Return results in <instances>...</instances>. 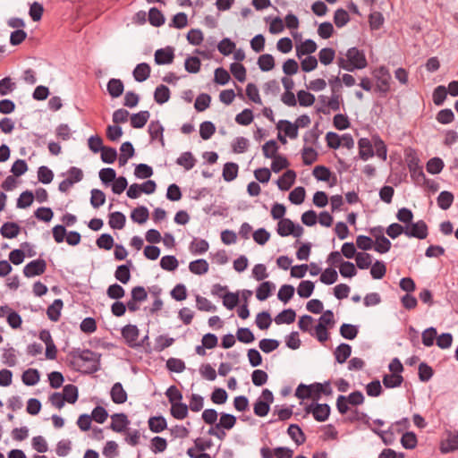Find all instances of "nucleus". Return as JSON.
<instances>
[{
  "instance_id": "nucleus-17",
  "label": "nucleus",
  "mask_w": 458,
  "mask_h": 458,
  "mask_svg": "<svg viewBox=\"0 0 458 458\" xmlns=\"http://www.w3.org/2000/svg\"><path fill=\"white\" fill-rule=\"evenodd\" d=\"M148 132L151 140L158 139L161 146H165V140L163 137L164 127L159 121H152L148 125Z\"/></svg>"
},
{
  "instance_id": "nucleus-58",
  "label": "nucleus",
  "mask_w": 458,
  "mask_h": 458,
  "mask_svg": "<svg viewBox=\"0 0 458 458\" xmlns=\"http://www.w3.org/2000/svg\"><path fill=\"white\" fill-rule=\"evenodd\" d=\"M166 368L171 372L181 373L185 369V363L180 359L170 358L166 361Z\"/></svg>"
},
{
  "instance_id": "nucleus-8",
  "label": "nucleus",
  "mask_w": 458,
  "mask_h": 458,
  "mask_svg": "<svg viewBox=\"0 0 458 458\" xmlns=\"http://www.w3.org/2000/svg\"><path fill=\"white\" fill-rule=\"evenodd\" d=\"M447 437L440 443V452L449 454L458 450V431H446Z\"/></svg>"
},
{
  "instance_id": "nucleus-37",
  "label": "nucleus",
  "mask_w": 458,
  "mask_h": 458,
  "mask_svg": "<svg viewBox=\"0 0 458 458\" xmlns=\"http://www.w3.org/2000/svg\"><path fill=\"white\" fill-rule=\"evenodd\" d=\"M216 132V126L212 122L205 121L200 123L199 135L204 140H209Z\"/></svg>"
},
{
  "instance_id": "nucleus-12",
  "label": "nucleus",
  "mask_w": 458,
  "mask_h": 458,
  "mask_svg": "<svg viewBox=\"0 0 458 458\" xmlns=\"http://www.w3.org/2000/svg\"><path fill=\"white\" fill-rule=\"evenodd\" d=\"M276 129L284 131L285 136L290 139H296L298 137V125L288 120H280L276 124Z\"/></svg>"
},
{
  "instance_id": "nucleus-29",
  "label": "nucleus",
  "mask_w": 458,
  "mask_h": 458,
  "mask_svg": "<svg viewBox=\"0 0 458 458\" xmlns=\"http://www.w3.org/2000/svg\"><path fill=\"white\" fill-rule=\"evenodd\" d=\"M170 98V89L165 85H159L156 88L154 92V99L159 104L166 103Z\"/></svg>"
},
{
  "instance_id": "nucleus-14",
  "label": "nucleus",
  "mask_w": 458,
  "mask_h": 458,
  "mask_svg": "<svg viewBox=\"0 0 458 458\" xmlns=\"http://www.w3.org/2000/svg\"><path fill=\"white\" fill-rule=\"evenodd\" d=\"M359 155L362 160H368L374 156L373 147L370 140L367 138H361L358 142Z\"/></svg>"
},
{
  "instance_id": "nucleus-24",
  "label": "nucleus",
  "mask_w": 458,
  "mask_h": 458,
  "mask_svg": "<svg viewBox=\"0 0 458 458\" xmlns=\"http://www.w3.org/2000/svg\"><path fill=\"white\" fill-rule=\"evenodd\" d=\"M287 433L298 445H302L306 441L303 431L297 424H291L288 427Z\"/></svg>"
},
{
  "instance_id": "nucleus-61",
  "label": "nucleus",
  "mask_w": 458,
  "mask_h": 458,
  "mask_svg": "<svg viewBox=\"0 0 458 458\" xmlns=\"http://www.w3.org/2000/svg\"><path fill=\"white\" fill-rule=\"evenodd\" d=\"M350 21L349 13L344 9H337L334 15V22L338 28H342Z\"/></svg>"
},
{
  "instance_id": "nucleus-27",
  "label": "nucleus",
  "mask_w": 458,
  "mask_h": 458,
  "mask_svg": "<svg viewBox=\"0 0 458 458\" xmlns=\"http://www.w3.org/2000/svg\"><path fill=\"white\" fill-rule=\"evenodd\" d=\"M126 222L125 216L119 212H113L109 215V225L113 229H118L121 230L124 227Z\"/></svg>"
},
{
  "instance_id": "nucleus-6",
  "label": "nucleus",
  "mask_w": 458,
  "mask_h": 458,
  "mask_svg": "<svg viewBox=\"0 0 458 458\" xmlns=\"http://www.w3.org/2000/svg\"><path fill=\"white\" fill-rule=\"evenodd\" d=\"M307 413H312L318 421H325L330 414V407L327 403H310L305 407Z\"/></svg>"
},
{
  "instance_id": "nucleus-23",
  "label": "nucleus",
  "mask_w": 458,
  "mask_h": 458,
  "mask_svg": "<svg viewBox=\"0 0 458 458\" xmlns=\"http://www.w3.org/2000/svg\"><path fill=\"white\" fill-rule=\"evenodd\" d=\"M149 116L150 114L148 111H140L137 114H133L131 116V125L136 129L143 128L149 119Z\"/></svg>"
},
{
  "instance_id": "nucleus-11",
  "label": "nucleus",
  "mask_w": 458,
  "mask_h": 458,
  "mask_svg": "<svg viewBox=\"0 0 458 458\" xmlns=\"http://www.w3.org/2000/svg\"><path fill=\"white\" fill-rule=\"evenodd\" d=\"M174 58V49L172 47L159 48L155 52V63L158 65L172 64Z\"/></svg>"
},
{
  "instance_id": "nucleus-45",
  "label": "nucleus",
  "mask_w": 458,
  "mask_h": 458,
  "mask_svg": "<svg viewBox=\"0 0 458 458\" xmlns=\"http://www.w3.org/2000/svg\"><path fill=\"white\" fill-rule=\"evenodd\" d=\"M314 284L311 281L306 280L300 283L297 293L301 298H309L314 291Z\"/></svg>"
},
{
  "instance_id": "nucleus-25",
  "label": "nucleus",
  "mask_w": 458,
  "mask_h": 458,
  "mask_svg": "<svg viewBox=\"0 0 458 458\" xmlns=\"http://www.w3.org/2000/svg\"><path fill=\"white\" fill-rule=\"evenodd\" d=\"M123 89L124 86L120 79H111L107 83V91L112 98L120 97Z\"/></svg>"
},
{
  "instance_id": "nucleus-50",
  "label": "nucleus",
  "mask_w": 458,
  "mask_h": 458,
  "mask_svg": "<svg viewBox=\"0 0 458 458\" xmlns=\"http://www.w3.org/2000/svg\"><path fill=\"white\" fill-rule=\"evenodd\" d=\"M277 150L278 145L275 140L267 141L262 147L263 155L266 158H274Z\"/></svg>"
},
{
  "instance_id": "nucleus-32",
  "label": "nucleus",
  "mask_w": 458,
  "mask_h": 458,
  "mask_svg": "<svg viewBox=\"0 0 458 458\" xmlns=\"http://www.w3.org/2000/svg\"><path fill=\"white\" fill-rule=\"evenodd\" d=\"M171 414L177 420H183L188 414L186 403H171Z\"/></svg>"
},
{
  "instance_id": "nucleus-48",
  "label": "nucleus",
  "mask_w": 458,
  "mask_h": 458,
  "mask_svg": "<svg viewBox=\"0 0 458 458\" xmlns=\"http://www.w3.org/2000/svg\"><path fill=\"white\" fill-rule=\"evenodd\" d=\"M444 168V162L439 157L430 158L427 163V171L431 174H439Z\"/></svg>"
},
{
  "instance_id": "nucleus-30",
  "label": "nucleus",
  "mask_w": 458,
  "mask_h": 458,
  "mask_svg": "<svg viewBox=\"0 0 458 458\" xmlns=\"http://www.w3.org/2000/svg\"><path fill=\"white\" fill-rule=\"evenodd\" d=\"M296 318V313L293 309L284 310L280 312L276 318L275 322L277 325L281 324H291L294 322Z\"/></svg>"
},
{
  "instance_id": "nucleus-19",
  "label": "nucleus",
  "mask_w": 458,
  "mask_h": 458,
  "mask_svg": "<svg viewBox=\"0 0 458 458\" xmlns=\"http://www.w3.org/2000/svg\"><path fill=\"white\" fill-rule=\"evenodd\" d=\"M150 66L147 63L137 64L133 70V77L135 81L142 82L146 81L150 75Z\"/></svg>"
},
{
  "instance_id": "nucleus-41",
  "label": "nucleus",
  "mask_w": 458,
  "mask_h": 458,
  "mask_svg": "<svg viewBox=\"0 0 458 458\" xmlns=\"http://www.w3.org/2000/svg\"><path fill=\"white\" fill-rule=\"evenodd\" d=\"M195 158L191 152L182 153L176 160V163L186 170H191L195 165Z\"/></svg>"
},
{
  "instance_id": "nucleus-5",
  "label": "nucleus",
  "mask_w": 458,
  "mask_h": 458,
  "mask_svg": "<svg viewBox=\"0 0 458 458\" xmlns=\"http://www.w3.org/2000/svg\"><path fill=\"white\" fill-rule=\"evenodd\" d=\"M428 229L427 224L423 220H419L406 225L405 235L407 237H414L420 240L427 238Z\"/></svg>"
},
{
  "instance_id": "nucleus-2",
  "label": "nucleus",
  "mask_w": 458,
  "mask_h": 458,
  "mask_svg": "<svg viewBox=\"0 0 458 458\" xmlns=\"http://www.w3.org/2000/svg\"><path fill=\"white\" fill-rule=\"evenodd\" d=\"M333 390L329 382L314 383L311 385L300 384L295 391V396L303 401L310 399L318 401L322 396H330Z\"/></svg>"
},
{
  "instance_id": "nucleus-31",
  "label": "nucleus",
  "mask_w": 458,
  "mask_h": 458,
  "mask_svg": "<svg viewBox=\"0 0 458 458\" xmlns=\"http://www.w3.org/2000/svg\"><path fill=\"white\" fill-rule=\"evenodd\" d=\"M166 426V420L162 416L151 417L148 420V428L154 433H159L163 431Z\"/></svg>"
},
{
  "instance_id": "nucleus-16",
  "label": "nucleus",
  "mask_w": 458,
  "mask_h": 458,
  "mask_svg": "<svg viewBox=\"0 0 458 458\" xmlns=\"http://www.w3.org/2000/svg\"><path fill=\"white\" fill-rule=\"evenodd\" d=\"M139 329L135 325H126L122 329V335L131 345H134L139 337Z\"/></svg>"
},
{
  "instance_id": "nucleus-52",
  "label": "nucleus",
  "mask_w": 458,
  "mask_h": 458,
  "mask_svg": "<svg viewBox=\"0 0 458 458\" xmlns=\"http://www.w3.org/2000/svg\"><path fill=\"white\" fill-rule=\"evenodd\" d=\"M335 55V52L333 48L325 47L319 51L318 59L322 64L328 65L333 62Z\"/></svg>"
},
{
  "instance_id": "nucleus-3",
  "label": "nucleus",
  "mask_w": 458,
  "mask_h": 458,
  "mask_svg": "<svg viewBox=\"0 0 458 458\" xmlns=\"http://www.w3.org/2000/svg\"><path fill=\"white\" fill-rule=\"evenodd\" d=\"M337 64L340 68L348 72H353L355 69H363L368 63L363 51L357 47H351L347 50L345 57L339 56Z\"/></svg>"
},
{
  "instance_id": "nucleus-55",
  "label": "nucleus",
  "mask_w": 458,
  "mask_h": 458,
  "mask_svg": "<svg viewBox=\"0 0 458 458\" xmlns=\"http://www.w3.org/2000/svg\"><path fill=\"white\" fill-rule=\"evenodd\" d=\"M272 319L270 314L267 311H262L257 315L256 325L261 329H267L271 325Z\"/></svg>"
},
{
  "instance_id": "nucleus-63",
  "label": "nucleus",
  "mask_w": 458,
  "mask_h": 458,
  "mask_svg": "<svg viewBox=\"0 0 458 458\" xmlns=\"http://www.w3.org/2000/svg\"><path fill=\"white\" fill-rule=\"evenodd\" d=\"M297 98L298 102L301 106H310L315 102L314 95L305 90L298 91Z\"/></svg>"
},
{
  "instance_id": "nucleus-64",
  "label": "nucleus",
  "mask_w": 458,
  "mask_h": 458,
  "mask_svg": "<svg viewBox=\"0 0 458 458\" xmlns=\"http://www.w3.org/2000/svg\"><path fill=\"white\" fill-rule=\"evenodd\" d=\"M417 437L413 432H406L402 436L401 443L405 449H413L417 445Z\"/></svg>"
},
{
  "instance_id": "nucleus-57",
  "label": "nucleus",
  "mask_w": 458,
  "mask_h": 458,
  "mask_svg": "<svg viewBox=\"0 0 458 458\" xmlns=\"http://www.w3.org/2000/svg\"><path fill=\"white\" fill-rule=\"evenodd\" d=\"M447 89L445 86H437L433 92V102L436 106H442L447 96Z\"/></svg>"
},
{
  "instance_id": "nucleus-34",
  "label": "nucleus",
  "mask_w": 458,
  "mask_h": 458,
  "mask_svg": "<svg viewBox=\"0 0 458 458\" xmlns=\"http://www.w3.org/2000/svg\"><path fill=\"white\" fill-rule=\"evenodd\" d=\"M274 287V284L269 282H263L260 284V285L258 287L256 291V297L259 301H265L267 300L269 295L271 294L272 288Z\"/></svg>"
},
{
  "instance_id": "nucleus-49",
  "label": "nucleus",
  "mask_w": 458,
  "mask_h": 458,
  "mask_svg": "<svg viewBox=\"0 0 458 458\" xmlns=\"http://www.w3.org/2000/svg\"><path fill=\"white\" fill-rule=\"evenodd\" d=\"M230 72L240 82H243L246 80V69L242 64L239 63L231 64Z\"/></svg>"
},
{
  "instance_id": "nucleus-18",
  "label": "nucleus",
  "mask_w": 458,
  "mask_h": 458,
  "mask_svg": "<svg viewBox=\"0 0 458 458\" xmlns=\"http://www.w3.org/2000/svg\"><path fill=\"white\" fill-rule=\"evenodd\" d=\"M63 306L64 303L61 299L55 300L54 302L48 306L47 315L51 321L56 322L59 320Z\"/></svg>"
},
{
  "instance_id": "nucleus-54",
  "label": "nucleus",
  "mask_w": 458,
  "mask_h": 458,
  "mask_svg": "<svg viewBox=\"0 0 458 458\" xmlns=\"http://www.w3.org/2000/svg\"><path fill=\"white\" fill-rule=\"evenodd\" d=\"M160 267L164 270L174 271L178 267V260L174 256H164L160 260Z\"/></svg>"
},
{
  "instance_id": "nucleus-28",
  "label": "nucleus",
  "mask_w": 458,
  "mask_h": 458,
  "mask_svg": "<svg viewBox=\"0 0 458 458\" xmlns=\"http://www.w3.org/2000/svg\"><path fill=\"white\" fill-rule=\"evenodd\" d=\"M239 166L236 163L228 162L223 168V178L226 182L233 181L238 175Z\"/></svg>"
},
{
  "instance_id": "nucleus-51",
  "label": "nucleus",
  "mask_w": 458,
  "mask_h": 458,
  "mask_svg": "<svg viewBox=\"0 0 458 458\" xmlns=\"http://www.w3.org/2000/svg\"><path fill=\"white\" fill-rule=\"evenodd\" d=\"M106 202V195L105 193L98 189H93L91 191V198L90 204L94 208H98L100 206L104 205Z\"/></svg>"
},
{
  "instance_id": "nucleus-59",
  "label": "nucleus",
  "mask_w": 458,
  "mask_h": 458,
  "mask_svg": "<svg viewBox=\"0 0 458 458\" xmlns=\"http://www.w3.org/2000/svg\"><path fill=\"white\" fill-rule=\"evenodd\" d=\"M305 190L303 187H296L289 194V200L295 205H300L304 201Z\"/></svg>"
},
{
  "instance_id": "nucleus-10",
  "label": "nucleus",
  "mask_w": 458,
  "mask_h": 458,
  "mask_svg": "<svg viewBox=\"0 0 458 458\" xmlns=\"http://www.w3.org/2000/svg\"><path fill=\"white\" fill-rule=\"evenodd\" d=\"M375 77L377 78V88L381 92H386L389 89V81L391 75L389 71L385 66H380L375 71Z\"/></svg>"
},
{
  "instance_id": "nucleus-40",
  "label": "nucleus",
  "mask_w": 458,
  "mask_h": 458,
  "mask_svg": "<svg viewBox=\"0 0 458 458\" xmlns=\"http://www.w3.org/2000/svg\"><path fill=\"white\" fill-rule=\"evenodd\" d=\"M39 380V373L37 369H29L22 374V382L26 386H34Z\"/></svg>"
},
{
  "instance_id": "nucleus-39",
  "label": "nucleus",
  "mask_w": 458,
  "mask_h": 458,
  "mask_svg": "<svg viewBox=\"0 0 458 458\" xmlns=\"http://www.w3.org/2000/svg\"><path fill=\"white\" fill-rule=\"evenodd\" d=\"M236 423V418L232 414L222 413L216 428L231 429Z\"/></svg>"
},
{
  "instance_id": "nucleus-26",
  "label": "nucleus",
  "mask_w": 458,
  "mask_h": 458,
  "mask_svg": "<svg viewBox=\"0 0 458 458\" xmlns=\"http://www.w3.org/2000/svg\"><path fill=\"white\" fill-rule=\"evenodd\" d=\"M149 216L148 209L144 206L134 208L131 213V218L138 224H144Z\"/></svg>"
},
{
  "instance_id": "nucleus-13",
  "label": "nucleus",
  "mask_w": 458,
  "mask_h": 458,
  "mask_svg": "<svg viewBox=\"0 0 458 458\" xmlns=\"http://www.w3.org/2000/svg\"><path fill=\"white\" fill-rule=\"evenodd\" d=\"M132 266L131 260H128L126 264L117 267L114 272V277L122 284H127L131 279L130 267Z\"/></svg>"
},
{
  "instance_id": "nucleus-36",
  "label": "nucleus",
  "mask_w": 458,
  "mask_h": 458,
  "mask_svg": "<svg viewBox=\"0 0 458 458\" xmlns=\"http://www.w3.org/2000/svg\"><path fill=\"white\" fill-rule=\"evenodd\" d=\"M437 200L438 207L443 210H446L454 201V195L450 191H444L439 193Z\"/></svg>"
},
{
  "instance_id": "nucleus-9",
  "label": "nucleus",
  "mask_w": 458,
  "mask_h": 458,
  "mask_svg": "<svg viewBox=\"0 0 458 458\" xmlns=\"http://www.w3.org/2000/svg\"><path fill=\"white\" fill-rule=\"evenodd\" d=\"M111 420L109 428L116 433L124 432L130 424V420L125 413H114L111 415Z\"/></svg>"
},
{
  "instance_id": "nucleus-46",
  "label": "nucleus",
  "mask_w": 458,
  "mask_h": 458,
  "mask_svg": "<svg viewBox=\"0 0 458 458\" xmlns=\"http://www.w3.org/2000/svg\"><path fill=\"white\" fill-rule=\"evenodd\" d=\"M294 294V287L291 284H284L278 291L277 297L284 303H287Z\"/></svg>"
},
{
  "instance_id": "nucleus-43",
  "label": "nucleus",
  "mask_w": 458,
  "mask_h": 458,
  "mask_svg": "<svg viewBox=\"0 0 458 458\" xmlns=\"http://www.w3.org/2000/svg\"><path fill=\"white\" fill-rule=\"evenodd\" d=\"M358 332L359 331H358L357 327L354 325H352V324L344 323L340 327V335L344 338L348 339V340L354 339L357 336Z\"/></svg>"
},
{
  "instance_id": "nucleus-53",
  "label": "nucleus",
  "mask_w": 458,
  "mask_h": 458,
  "mask_svg": "<svg viewBox=\"0 0 458 458\" xmlns=\"http://www.w3.org/2000/svg\"><path fill=\"white\" fill-rule=\"evenodd\" d=\"M112 401H127V394L121 383H115L110 392Z\"/></svg>"
},
{
  "instance_id": "nucleus-44",
  "label": "nucleus",
  "mask_w": 458,
  "mask_h": 458,
  "mask_svg": "<svg viewBox=\"0 0 458 458\" xmlns=\"http://www.w3.org/2000/svg\"><path fill=\"white\" fill-rule=\"evenodd\" d=\"M357 267L360 269H367L372 264V256L367 252H358L355 256Z\"/></svg>"
},
{
  "instance_id": "nucleus-42",
  "label": "nucleus",
  "mask_w": 458,
  "mask_h": 458,
  "mask_svg": "<svg viewBox=\"0 0 458 458\" xmlns=\"http://www.w3.org/2000/svg\"><path fill=\"white\" fill-rule=\"evenodd\" d=\"M211 102V97L208 94H199L194 103V107L198 112H203L209 107Z\"/></svg>"
},
{
  "instance_id": "nucleus-15",
  "label": "nucleus",
  "mask_w": 458,
  "mask_h": 458,
  "mask_svg": "<svg viewBox=\"0 0 458 458\" xmlns=\"http://www.w3.org/2000/svg\"><path fill=\"white\" fill-rule=\"evenodd\" d=\"M296 173L293 170H287L276 182L281 191H288L294 183Z\"/></svg>"
},
{
  "instance_id": "nucleus-4",
  "label": "nucleus",
  "mask_w": 458,
  "mask_h": 458,
  "mask_svg": "<svg viewBox=\"0 0 458 458\" xmlns=\"http://www.w3.org/2000/svg\"><path fill=\"white\" fill-rule=\"evenodd\" d=\"M277 233L282 237L293 235L294 237H301L303 233V228L300 225H295L291 219H281L277 224Z\"/></svg>"
},
{
  "instance_id": "nucleus-21",
  "label": "nucleus",
  "mask_w": 458,
  "mask_h": 458,
  "mask_svg": "<svg viewBox=\"0 0 458 458\" xmlns=\"http://www.w3.org/2000/svg\"><path fill=\"white\" fill-rule=\"evenodd\" d=\"M0 233L3 237L13 239L19 234L20 226L14 222H6L2 225Z\"/></svg>"
},
{
  "instance_id": "nucleus-33",
  "label": "nucleus",
  "mask_w": 458,
  "mask_h": 458,
  "mask_svg": "<svg viewBox=\"0 0 458 458\" xmlns=\"http://www.w3.org/2000/svg\"><path fill=\"white\" fill-rule=\"evenodd\" d=\"M258 65L262 72L271 71L275 67V59L270 54L261 55L258 59Z\"/></svg>"
},
{
  "instance_id": "nucleus-60",
  "label": "nucleus",
  "mask_w": 458,
  "mask_h": 458,
  "mask_svg": "<svg viewBox=\"0 0 458 458\" xmlns=\"http://www.w3.org/2000/svg\"><path fill=\"white\" fill-rule=\"evenodd\" d=\"M318 158L317 151L311 147H305L302 149V161L305 165H312Z\"/></svg>"
},
{
  "instance_id": "nucleus-47",
  "label": "nucleus",
  "mask_w": 458,
  "mask_h": 458,
  "mask_svg": "<svg viewBox=\"0 0 458 458\" xmlns=\"http://www.w3.org/2000/svg\"><path fill=\"white\" fill-rule=\"evenodd\" d=\"M317 44L312 39H306L300 47H297V55H310L317 50Z\"/></svg>"
},
{
  "instance_id": "nucleus-20",
  "label": "nucleus",
  "mask_w": 458,
  "mask_h": 458,
  "mask_svg": "<svg viewBox=\"0 0 458 458\" xmlns=\"http://www.w3.org/2000/svg\"><path fill=\"white\" fill-rule=\"evenodd\" d=\"M352 347L348 344H339L335 351V357L338 363L343 364L351 356Z\"/></svg>"
},
{
  "instance_id": "nucleus-38",
  "label": "nucleus",
  "mask_w": 458,
  "mask_h": 458,
  "mask_svg": "<svg viewBox=\"0 0 458 458\" xmlns=\"http://www.w3.org/2000/svg\"><path fill=\"white\" fill-rule=\"evenodd\" d=\"M208 242L203 239H194L191 245L190 250L193 254H203L208 250Z\"/></svg>"
},
{
  "instance_id": "nucleus-22",
  "label": "nucleus",
  "mask_w": 458,
  "mask_h": 458,
  "mask_svg": "<svg viewBox=\"0 0 458 458\" xmlns=\"http://www.w3.org/2000/svg\"><path fill=\"white\" fill-rule=\"evenodd\" d=\"M209 268V265L206 259H199L194 261H191L189 264V270L195 275H204L208 273Z\"/></svg>"
},
{
  "instance_id": "nucleus-1",
  "label": "nucleus",
  "mask_w": 458,
  "mask_h": 458,
  "mask_svg": "<svg viewBox=\"0 0 458 458\" xmlns=\"http://www.w3.org/2000/svg\"><path fill=\"white\" fill-rule=\"evenodd\" d=\"M73 358V365L78 369L88 374H92L100 369L101 354L89 349L75 350L72 352Z\"/></svg>"
},
{
  "instance_id": "nucleus-7",
  "label": "nucleus",
  "mask_w": 458,
  "mask_h": 458,
  "mask_svg": "<svg viewBox=\"0 0 458 458\" xmlns=\"http://www.w3.org/2000/svg\"><path fill=\"white\" fill-rule=\"evenodd\" d=\"M46 269L47 262L42 259H38L28 263L23 268V274L26 277H32L44 274Z\"/></svg>"
},
{
  "instance_id": "nucleus-35",
  "label": "nucleus",
  "mask_w": 458,
  "mask_h": 458,
  "mask_svg": "<svg viewBox=\"0 0 458 458\" xmlns=\"http://www.w3.org/2000/svg\"><path fill=\"white\" fill-rule=\"evenodd\" d=\"M148 21L152 26L160 27L165 23V17L157 8L152 7L148 12Z\"/></svg>"
},
{
  "instance_id": "nucleus-56",
  "label": "nucleus",
  "mask_w": 458,
  "mask_h": 458,
  "mask_svg": "<svg viewBox=\"0 0 458 458\" xmlns=\"http://www.w3.org/2000/svg\"><path fill=\"white\" fill-rule=\"evenodd\" d=\"M338 275L335 269L328 267L320 276V281L325 284H332L337 281Z\"/></svg>"
},
{
  "instance_id": "nucleus-62",
  "label": "nucleus",
  "mask_w": 458,
  "mask_h": 458,
  "mask_svg": "<svg viewBox=\"0 0 458 458\" xmlns=\"http://www.w3.org/2000/svg\"><path fill=\"white\" fill-rule=\"evenodd\" d=\"M201 65L200 59L197 56H190L185 60L184 67L188 72L196 73L199 71Z\"/></svg>"
}]
</instances>
